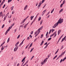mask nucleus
Listing matches in <instances>:
<instances>
[{
	"mask_svg": "<svg viewBox=\"0 0 66 66\" xmlns=\"http://www.w3.org/2000/svg\"><path fill=\"white\" fill-rule=\"evenodd\" d=\"M63 19H61V18H60L58 20V22H58V23H60L61 24V23H62L63 22Z\"/></svg>",
	"mask_w": 66,
	"mask_h": 66,
	"instance_id": "1",
	"label": "nucleus"
},
{
	"mask_svg": "<svg viewBox=\"0 0 66 66\" xmlns=\"http://www.w3.org/2000/svg\"><path fill=\"white\" fill-rule=\"evenodd\" d=\"M46 62H47V60L45 59L42 62H41L40 64H42V65H44V64Z\"/></svg>",
	"mask_w": 66,
	"mask_h": 66,
	"instance_id": "2",
	"label": "nucleus"
},
{
	"mask_svg": "<svg viewBox=\"0 0 66 66\" xmlns=\"http://www.w3.org/2000/svg\"><path fill=\"white\" fill-rule=\"evenodd\" d=\"M18 46H16V47L14 49V52L16 51L17 49H18Z\"/></svg>",
	"mask_w": 66,
	"mask_h": 66,
	"instance_id": "3",
	"label": "nucleus"
},
{
	"mask_svg": "<svg viewBox=\"0 0 66 66\" xmlns=\"http://www.w3.org/2000/svg\"><path fill=\"white\" fill-rule=\"evenodd\" d=\"M39 31L40 32V31L39 30V29H38V30L36 32H35V35H36V34H37V33H39Z\"/></svg>",
	"mask_w": 66,
	"mask_h": 66,
	"instance_id": "4",
	"label": "nucleus"
},
{
	"mask_svg": "<svg viewBox=\"0 0 66 66\" xmlns=\"http://www.w3.org/2000/svg\"><path fill=\"white\" fill-rule=\"evenodd\" d=\"M61 32V30L60 29H59L58 31V35H59V34H60Z\"/></svg>",
	"mask_w": 66,
	"mask_h": 66,
	"instance_id": "5",
	"label": "nucleus"
},
{
	"mask_svg": "<svg viewBox=\"0 0 66 66\" xmlns=\"http://www.w3.org/2000/svg\"><path fill=\"white\" fill-rule=\"evenodd\" d=\"M27 7H28V5H26L24 8V10H26L27 9Z\"/></svg>",
	"mask_w": 66,
	"mask_h": 66,
	"instance_id": "6",
	"label": "nucleus"
},
{
	"mask_svg": "<svg viewBox=\"0 0 66 66\" xmlns=\"http://www.w3.org/2000/svg\"><path fill=\"white\" fill-rule=\"evenodd\" d=\"M19 42H17V43H16L15 45V46L18 47V44H19Z\"/></svg>",
	"mask_w": 66,
	"mask_h": 66,
	"instance_id": "7",
	"label": "nucleus"
},
{
	"mask_svg": "<svg viewBox=\"0 0 66 66\" xmlns=\"http://www.w3.org/2000/svg\"><path fill=\"white\" fill-rule=\"evenodd\" d=\"M28 23H27V24H25V25L24 26V29H26V27H27V25H28Z\"/></svg>",
	"mask_w": 66,
	"mask_h": 66,
	"instance_id": "8",
	"label": "nucleus"
},
{
	"mask_svg": "<svg viewBox=\"0 0 66 66\" xmlns=\"http://www.w3.org/2000/svg\"><path fill=\"white\" fill-rule=\"evenodd\" d=\"M59 24V23L57 22V23H55L54 25L56 27L57 26V25H58V24Z\"/></svg>",
	"mask_w": 66,
	"mask_h": 66,
	"instance_id": "9",
	"label": "nucleus"
},
{
	"mask_svg": "<svg viewBox=\"0 0 66 66\" xmlns=\"http://www.w3.org/2000/svg\"><path fill=\"white\" fill-rule=\"evenodd\" d=\"M12 26L9 27L8 29H7V30H8V31H9L10 30V29H12Z\"/></svg>",
	"mask_w": 66,
	"mask_h": 66,
	"instance_id": "10",
	"label": "nucleus"
},
{
	"mask_svg": "<svg viewBox=\"0 0 66 66\" xmlns=\"http://www.w3.org/2000/svg\"><path fill=\"white\" fill-rule=\"evenodd\" d=\"M2 13V12H1L0 13V17H1V16H3V14Z\"/></svg>",
	"mask_w": 66,
	"mask_h": 66,
	"instance_id": "11",
	"label": "nucleus"
},
{
	"mask_svg": "<svg viewBox=\"0 0 66 66\" xmlns=\"http://www.w3.org/2000/svg\"><path fill=\"white\" fill-rule=\"evenodd\" d=\"M34 18V16H31L30 18L31 19V20H32V19H33V18Z\"/></svg>",
	"mask_w": 66,
	"mask_h": 66,
	"instance_id": "12",
	"label": "nucleus"
},
{
	"mask_svg": "<svg viewBox=\"0 0 66 66\" xmlns=\"http://www.w3.org/2000/svg\"><path fill=\"white\" fill-rule=\"evenodd\" d=\"M66 38V36H65L64 38L62 39V41H64V40H65V39Z\"/></svg>",
	"mask_w": 66,
	"mask_h": 66,
	"instance_id": "13",
	"label": "nucleus"
},
{
	"mask_svg": "<svg viewBox=\"0 0 66 66\" xmlns=\"http://www.w3.org/2000/svg\"><path fill=\"white\" fill-rule=\"evenodd\" d=\"M40 33V31H39V32H38L37 34H36V35L35 36V37H36V36H37L38 35V34H39V33Z\"/></svg>",
	"mask_w": 66,
	"mask_h": 66,
	"instance_id": "14",
	"label": "nucleus"
},
{
	"mask_svg": "<svg viewBox=\"0 0 66 66\" xmlns=\"http://www.w3.org/2000/svg\"><path fill=\"white\" fill-rule=\"evenodd\" d=\"M4 47H4V46H2V47L1 48V50H3V49H4Z\"/></svg>",
	"mask_w": 66,
	"mask_h": 66,
	"instance_id": "15",
	"label": "nucleus"
},
{
	"mask_svg": "<svg viewBox=\"0 0 66 66\" xmlns=\"http://www.w3.org/2000/svg\"><path fill=\"white\" fill-rule=\"evenodd\" d=\"M65 53V51H64V52H63L62 53L61 55H60L61 56H62V55H63Z\"/></svg>",
	"mask_w": 66,
	"mask_h": 66,
	"instance_id": "16",
	"label": "nucleus"
},
{
	"mask_svg": "<svg viewBox=\"0 0 66 66\" xmlns=\"http://www.w3.org/2000/svg\"><path fill=\"white\" fill-rule=\"evenodd\" d=\"M5 43V42H4L1 45L0 47H1Z\"/></svg>",
	"mask_w": 66,
	"mask_h": 66,
	"instance_id": "17",
	"label": "nucleus"
},
{
	"mask_svg": "<svg viewBox=\"0 0 66 66\" xmlns=\"http://www.w3.org/2000/svg\"><path fill=\"white\" fill-rule=\"evenodd\" d=\"M42 4V3L40 2V3H39L38 5V6H39H39H40V5H41V4Z\"/></svg>",
	"mask_w": 66,
	"mask_h": 66,
	"instance_id": "18",
	"label": "nucleus"
},
{
	"mask_svg": "<svg viewBox=\"0 0 66 66\" xmlns=\"http://www.w3.org/2000/svg\"><path fill=\"white\" fill-rule=\"evenodd\" d=\"M26 19H24L23 20V22H21V23H24V21H26Z\"/></svg>",
	"mask_w": 66,
	"mask_h": 66,
	"instance_id": "19",
	"label": "nucleus"
},
{
	"mask_svg": "<svg viewBox=\"0 0 66 66\" xmlns=\"http://www.w3.org/2000/svg\"><path fill=\"white\" fill-rule=\"evenodd\" d=\"M48 32L47 31V32L46 34V38H48V37H47V35H48Z\"/></svg>",
	"mask_w": 66,
	"mask_h": 66,
	"instance_id": "20",
	"label": "nucleus"
},
{
	"mask_svg": "<svg viewBox=\"0 0 66 66\" xmlns=\"http://www.w3.org/2000/svg\"><path fill=\"white\" fill-rule=\"evenodd\" d=\"M54 34H55V32H54L53 34L50 36V37H52L54 35Z\"/></svg>",
	"mask_w": 66,
	"mask_h": 66,
	"instance_id": "21",
	"label": "nucleus"
},
{
	"mask_svg": "<svg viewBox=\"0 0 66 66\" xmlns=\"http://www.w3.org/2000/svg\"><path fill=\"white\" fill-rule=\"evenodd\" d=\"M44 41H42L40 44V45L42 46V45H43V43H44Z\"/></svg>",
	"mask_w": 66,
	"mask_h": 66,
	"instance_id": "22",
	"label": "nucleus"
},
{
	"mask_svg": "<svg viewBox=\"0 0 66 66\" xmlns=\"http://www.w3.org/2000/svg\"><path fill=\"white\" fill-rule=\"evenodd\" d=\"M8 32H9V30H7L6 31V32H5V35H6V34H7V33H8Z\"/></svg>",
	"mask_w": 66,
	"mask_h": 66,
	"instance_id": "23",
	"label": "nucleus"
},
{
	"mask_svg": "<svg viewBox=\"0 0 66 66\" xmlns=\"http://www.w3.org/2000/svg\"><path fill=\"white\" fill-rule=\"evenodd\" d=\"M11 1H12V0H8V3H10V2H11Z\"/></svg>",
	"mask_w": 66,
	"mask_h": 66,
	"instance_id": "24",
	"label": "nucleus"
},
{
	"mask_svg": "<svg viewBox=\"0 0 66 66\" xmlns=\"http://www.w3.org/2000/svg\"><path fill=\"white\" fill-rule=\"evenodd\" d=\"M43 26H42L39 29V31H40V30H42L43 29Z\"/></svg>",
	"mask_w": 66,
	"mask_h": 66,
	"instance_id": "25",
	"label": "nucleus"
},
{
	"mask_svg": "<svg viewBox=\"0 0 66 66\" xmlns=\"http://www.w3.org/2000/svg\"><path fill=\"white\" fill-rule=\"evenodd\" d=\"M66 59V57H65L63 59V60H62V61L63 62L64 61H65V60Z\"/></svg>",
	"mask_w": 66,
	"mask_h": 66,
	"instance_id": "26",
	"label": "nucleus"
},
{
	"mask_svg": "<svg viewBox=\"0 0 66 66\" xmlns=\"http://www.w3.org/2000/svg\"><path fill=\"white\" fill-rule=\"evenodd\" d=\"M45 1V0H43L42 2H40V3H41L42 4V3H43V2Z\"/></svg>",
	"mask_w": 66,
	"mask_h": 66,
	"instance_id": "27",
	"label": "nucleus"
},
{
	"mask_svg": "<svg viewBox=\"0 0 66 66\" xmlns=\"http://www.w3.org/2000/svg\"><path fill=\"white\" fill-rule=\"evenodd\" d=\"M54 8L51 11V13H53V11H54Z\"/></svg>",
	"mask_w": 66,
	"mask_h": 66,
	"instance_id": "28",
	"label": "nucleus"
},
{
	"mask_svg": "<svg viewBox=\"0 0 66 66\" xmlns=\"http://www.w3.org/2000/svg\"><path fill=\"white\" fill-rule=\"evenodd\" d=\"M54 38L56 36V34L55 32V34H54Z\"/></svg>",
	"mask_w": 66,
	"mask_h": 66,
	"instance_id": "29",
	"label": "nucleus"
},
{
	"mask_svg": "<svg viewBox=\"0 0 66 66\" xmlns=\"http://www.w3.org/2000/svg\"><path fill=\"white\" fill-rule=\"evenodd\" d=\"M13 8H14V6H13L12 7H11V10L12 11L13 10Z\"/></svg>",
	"mask_w": 66,
	"mask_h": 66,
	"instance_id": "30",
	"label": "nucleus"
},
{
	"mask_svg": "<svg viewBox=\"0 0 66 66\" xmlns=\"http://www.w3.org/2000/svg\"><path fill=\"white\" fill-rule=\"evenodd\" d=\"M6 16H5L4 17V20H3V21H4V20H5V19H6Z\"/></svg>",
	"mask_w": 66,
	"mask_h": 66,
	"instance_id": "31",
	"label": "nucleus"
},
{
	"mask_svg": "<svg viewBox=\"0 0 66 66\" xmlns=\"http://www.w3.org/2000/svg\"><path fill=\"white\" fill-rule=\"evenodd\" d=\"M9 41H10V37H9L8 39L7 42L8 43V42H9Z\"/></svg>",
	"mask_w": 66,
	"mask_h": 66,
	"instance_id": "32",
	"label": "nucleus"
},
{
	"mask_svg": "<svg viewBox=\"0 0 66 66\" xmlns=\"http://www.w3.org/2000/svg\"><path fill=\"white\" fill-rule=\"evenodd\" d=\"M40 19H41V17H39L38 19V21H40Z\"/></svg>",
	"mask_w": 66,
	"mask_h": 66,
	"instance_id": "33",
	"label": "nucleus"
},
{
	"mask_svg": "<svg viewBox=\"0 0 66 66\" xmlns=\"http://www.w3.org/2000/svg\"><path fill=\"white\" fill-rule=\"evenodd\" d=\"M57 57V55H56L53 58V60H54L55 59L56 57Z\"/></svg>",
	"mask_w": 66,
	"mask_h": 66,
	"instance_id": "34",
	"label": "nucleus"
},
{
	"mask_svg": "<svg viewBox=\"0 0 66 66\" xmlns=\"http://www.w3.org/2000/svg\"><path fill=\"white\" fill-rule=\"evenodd\" d=\"M61 57V56L60 55L57 59H56V60H58V59H59V57Z\"/></svg>",
	"mask_w": 66,
	"mask_h": 66,
	"instance_id": "35",
	"label": "nucleus"
},
{
	"mask_svg": "<svg viewBox=\"0 0 66 66\" xmlns=\"http://www.w3.org/2000/svg\"><path fill=\"white\" fill-rule=\"evenodd\" d=\"M65 0H64L62 3V4H64V3H65Z\"/></svg>",
	"mask_w": 66,
	"mask_h": 66,
	"instance_id": "36",
	"label": "nucleus"
},
{
	"mask_svg": "<svg viewBox=\"0 0 66 66\" xmlns=\"http://www.w3.org/2000/svg\"><path fill=\"white\" fill-rule=\"evenodd\" d=\"M32 43H31L29 47H31V46H32Z\"/></svg>",
	"mask_w": 66,
	"mask_h": 66,
	"instance_id": "37",
	"label": "nucleus"
},
{
	"mask_svg": "<svg viewBox=\"0 0 66 66\" xmlns=\"http://www.w3.org/2000/svg\"><path fill=\"white\" fill-rule=\"evenodd\" d=\"M20 35H19L17 37V39H18V38H19V37H20Z\"/></svg>",
	"mask_w": 66,
	"mask_h": 66,
	"instance_id": "38",
	"label": "nucleus"
},
{
	"mask_svg": "<svg viewBox=\"0 0 66 66\" xmlns=\"http://www.w3.org/2000/svg\"><path fill=\"white\" fill-rule=\"evenodd\" d=\"M51 31H52L51 30V29L50 30V31L48 33L49 34H50V33H51Z\"/></svg>",
	"mask_w": 66,
	"mask_h": 66,
	"instance_id": "39",
	"label": "nucleus"
},
{
	"mask_svg": "<svg viewBox=\"0 0 66 66\" xmlns=\"http://www.w3.org/2000/svg\"><path fill=\"white\" fill-rule=\"evenodd\" d=\"M33 49H34V48H32L30 50V52H31L32 51H33Z\"/></svg>",
	"mask_w": 66,
	"mask_h": 66,
	"instance_id": "40",
	"label": "nucleus"
},
{
	"mask_svg": "<svg viewBox=\"0 0 66 66\" xmlns=\"http://www.w3.org/2000/svg\"><path fill=\"white\" fill-rule=\"evenodd\" d=\"M63 4H62L60 5V7H62V6H63Z\"/></svg>",
	"mask_w": 66,
	"mask_h": 66,
	"instance_id": "41",
	"label": "nucleus"
},
{
	"mask_svg": "<svg viewBox=\"0 0 66 66\" xmlns=\"http://www.w3.org/2000/svg\"><path fill=\"white\" fill-rule=\"evenodd\" d=\"M43 37V34H42L40 38H42V37Z\"/></svg>",
	"mask_w": 66,
	"mask_h": 66,
	"instance_id": "42",
	"label": "nucleus"
},
{
	"mask_svg": "<svg viewBox=\"0 0 66 66\" xmlns=\"http://www.w3.org/2000/svg\"><path fill=\"white\" fill-rule=\"evenodd\" d=\"M51 37L50 38H49L48 39V40H51Z\"/></svg>",
	"mask_w": 66,
	"mask_h": 66,
	"instance_id": "43",
	"label": "nucleus"
},
{
	"mask_svg": "<svg viewBox=\"0 0 66 66\" xmlns=\"http://www.w3.org/2000/svg\"><path fill=\"white\" fill-rule=\"evenodd\" d=\"M42 23H43V20H42L41 21H40V24H42Z\"/></svg>",
	"mask_w": 66,
	"mask_h": 66,
	"instance_id": "44",
	"label": "nucleus"
},
{
	"mask_svg": "<svg viewBox=\"0 0 66 66\" xmlns=\"http://www.w3.org/2000/svg\"><path fill=\"white\" fill-rule=\"evenodd\" d=\"M63 12V9H62L60 11V12Z\"/></svg>",
	"mask_w": 66,
	"mask_h": 66,
	"instance_id": "45",
	"label": "nucleus"
},
{
	"mask_svg": "<svg viewBox=\"0 0 66 66\" xmlns=\"http://www.w3.org/2000/svg\"><path fill=\"white\" fill-rule=\"evenodd\" d=\"M47 47H48V46L46 45L44 47V49H46V48H47Z\"/></svg>",
	"mask_w": 66,
	"mask_h": 66,
	"instance_id": "46",
	"label": "nucleus"
},
{
	"mask_svg": "<svg viewBox=\"0 0 66 66\" xmlns=\"http://www.w3.org/2000/svg\"><path fill=\"white\" fill-rule=\"evenodd\" d=\"M46 12V10H45L43 11V13H45Z\"/></svg>",
	"mask_w": 66,
	"mask_h": 66,
	"instance_id": "47",
	"label": "nucleus"
},
{
	"mask_svg": "<svg viewBox=\"0 0 66 66\" xmlns=\"http://www.w3.org/2000/svg\"><path fill=\"white\" fill-rule=\"evenodd\" d=\"M61 38H59V39L58 42H57V43H59V42L60 40V39H61Z\"/></svg>",
	"mask_w": 66,
	"mask_h": 66,
	"instance_id": "48",
	"label": "nucleus"
},
{
	"mask_svg": "<svg viewBox=\"0 0 66 66\" xmlns=\"http://www.w3.org/2000/svg\"><path fill=\"white\" fill-rule=\"evenodd\" d=\"M5 5H6L5 4L3 6V9H4V7H5Z\"/></svg>",
	"mask_w": 66,
	"mask_h": 66,
	"instance_id": "49",
	"label": "nucleus"
},
{
	"mask_svg": "<svg viewBox=\"0 0 66 66\" xmlns=\"http://www.w3.org/2000/svg\"><path fill=\"white\" fill-rule=\"evenodd\" d=\"M63 46H61V48L60 49V50H62V49H63Z\"/></svg>",
	"mask_w": 66,
	"mask_h": 66,
	"instance_id": "50",
	"label": "nucleus"
},
{
	"mask_svg": "<svg viewBox=\"0 0 66 66\" xmlns=\"http://www.w3.org/2000/svg\"><path fill=\"white\" fill-rule=\"evenodd\" d=\"M14 13H15V11H13L12 12V14H14Z\"/></svg>",
	"mask_w": 66,
	"mask_h": 66,
	"instance_id": "51",
	"label": "nucleus"
},
{
	"mask_svg": "<svg viewBox=\"0 0 66 66\" xmlns=\"http://www.w3.org/2000/svg\"><path fill=\"white\" fill-rule=\"evenodd\" d=\"M29 39H30V38L29 37H28L27 38V40H29Z\"/></svg>",
	"mask_w": 66,
	"mask_h": 66,
	"instance_id": "52",
	"label": "nucleus"
},
{
	"mask_svg": "<svg viewBox=\"0 0 66 66\" xmlns=\"http://www.w3.org/2000/svg\"><path fill=\"white\" fill-rule=\"evenodd\" d=\"M62 61H63V59H61L60 60V63H62Z\"/></svg>",
	"mask_w": 66,
	"mask_h": 66,
	"instance_id": "53",
	"label": "nucleus"
},
{
	"mask_svg": "<svg viewBox=\"0 0 66 66\" xmlns=\"http://www.w3.org/2000/svg\"><path fill=\"white\" fill-rule=\"evenodd\" d=\"M34 57V56H33L31 58V60H32V59H33V58Z\"/></svg>",
	"mask_w": 66,
	"mask_h": 66,
	"instance_id": "54",
	"label": "nucleus"
},
{
	"mask_svg": "<svg viewBox=\"0 0 66 66\" xmlns=\"http://www.w3.org/2000/svg\"><path fill=\"white\" fill-rule=\"evenodd\" d=\"M24 62L25 61H24L23 63H22V64L21 66H22V65H23V64H24Z\"/></svg>",
	"mask_w": 66,
	"mask_h": 66,
	"instance_id": "55",
	"label": "nucleus"
},
{
	"mask_svg": "<svg viewBox=\"0 0 66 66\" xmlns=\"http://www.w3.org/2000/svg\"><path fill=\"white\" fill-rule=\"evenodd\" d=\"M37 40V39H35V40L34 41V42H36V41Z\"/></svg>",
	"mask_w": 66,
	"mask_h": 66,
	"instance_id": "56",
	"label": "nucleus"
},
{
	"mask_svg": "<svg viewBox=\"0 0 66 66\" xmlns=\"http://www.w3.org/2000/svg\"><path fill=\"white\" fill-rule=\"evenodd\" d=\"M56 27V26H54H54H53V28H55Z\"/></svg>",
	"mask_w": 66,
	"mask_h": 66,
	"instance_id": "57",
	"label": "nucleus"
},
{
	"mask_svg": "<svg viewBox=\"0 0 66 66\" xmlns=\"http://www.w3.org/2000/svg\"><path fill=\"white\" fill-rule=\"evenodd\" d=\"M23 25H21L20 26V27H21V28H23Z\"/></svg>",
	"mask_w": 66,
	"mask_h": 66,
	"instance_id": "58",
	"label": "nucleus"
},
{
	"mask_svg": "<svg viewBox=\"0 0 66 66\" xmlns=\"http://www.w3.org/2000/svg\"><path fill=\"white\" fill-rule=\"evenodd\" d=\"M4 27V24H3L2 27V28H3Z\"/></svg>",
	"mask_w": 66,
	"mask_h": 66,
	"instance_id": "59",
	"label": "nucleus"
},
{
	"mask_svg": "<svg viewBox=\"0 0 66 66\" xmlns=\"http://www.w3.org/2000/svg\"><path fill=\"white\" fill-rule=\"evenodd\" d=\"M33 31H31V34H33Z\"/></svg>",
	"mask_w": 66,
	"mask_h": 66,
	"instance_id": "60",
	"label": "nucleus"
},
{
	"mask_svg": "<svg viewBox=\"0 0 66 66\" xmlns=\"http://www.w3.org/2000/svg\"><path fill=\"white\" fill-rule=\"evenodd\" d=\"M24 59H23L22 60V62H23V61H24Z\"/></svg>",
	"mask_w": 66,
	"mask_h": 66,
	"instance_id": "61",
	"label": "nucleus"
},
{
	"mask_svg": "<svg viewBox=\"0 0 66 66\" xmlns=\"http://www.w3.org/2000/svg\"><path fill=\"white\" fill-rule=\"evenodd\" d=\"M4 47H5V48H6H6H7V45H6L5 46H4Z\"/></svg>",
	"mask_w": 66,
	"mask_h": 66,
	"instance_id": "62",
	"label": "nucleus"
},
{
	"mask_svg": "<svg viewBox=\"0 0 66 66\" xmlns=\"http://www.w3.org/2000/svg\"><path fill=\"white\" fill-rule=\"evenodd\" d=\"M11 22V20H10L9 21V23H10Z\"/></svg>",
	"mask_w": 66,
	"mask_h": 66,
	"instance_id": "63",
	"label": "nucleus"
},
{
	"mask_svg": "<svg viewBox=\"0 0 66 66\" xmlns=\"http://www.w3.org/2000/svg\"><path fill=\"white\" fill-rule=\"evenodd\" d=\"M29 17V16H27V17L26 18H25V19H27V18H28V17Z\"/></svg>",
	"mask_w": 66,
	"mask_h": 66,
	"instance_id": "64",
	"label": "nucleus"
}]
</instances>
